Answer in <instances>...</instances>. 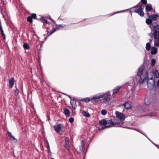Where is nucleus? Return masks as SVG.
Wrapping results in <instances>:
<instances>
[{
	"label": "nucleus",
	"instance_id": "nucleus-1",
	"mask_svg": "<svg viewBox=\"0 0 159 159\" xmlns=\"http://www.w3.org/2000/svg\"><path fill=\"white\" fill-rule=\"evenodd\" d=\"M145 69L144 65H142L139 67L138 71L137 73V76L139 78V82L140 85L144 87V84L147 83V85L150 92L154 94L156 92V88L155 85V81L152 77L150 78L148 77V71L143 72Z\"/></svg>",
	"mask_w": 159,
	"mask_h": 159
},
{
	"label": "nucleus",
	"instance_id": "nucleus-2",
	"mask_svg": "<svg viewBox=\"0 0 159 159\" xmlns=\"http://www.w3.org/2000/svg\"><path fill=\"white\" fill-rule=\"evenodd\" d=\"M152 20L150 18L146 20V23L148 25H150L149 27L153 32L154 39V45L159 47V25L156 22L152 23Z\"/></svg>",
	"mask_w": 159,
	"mask_h": 159
},
{
	"label": "nucleus",
	"instance_id": "nucleus-3",
	"mask_svg": "<svg viewBox=\"0 0 159 159\" xmlns=\"http://www.w3.org/2000/svg\"><path fill=\"white\" fill-rule=\"evenodd\" d=\"M144 8V6H142L141 5H137L132 7V8H135L134 10V12L137 13L140 16H144V13L143 11Z\"/></svg>",
	"mask_w": 159,
	"mask_h": 159
},
{
	"label": "nucleus",
	"instance_id": "nucleus-4",
	"mask_svg": "<svg viewBox=\"0 0 159 159\" xmlns=\"http://www.w3.org/2000/svg\"><path fill=\"white\" fill-rule=\"evenodd\" d=\"M116 117L119 118L120 120L121 121V122H119L120 123H123V121H124L125 118V115L122 113L116 111Z\"/></svg>",
	"mask_w": 159,
	"mask_h": 159
},
{
	"label": "nucleus",
	"instance_id": "nucleus-5",
	"mask_svg": "<svg viewBox=\"0 0 159 159\" xmlns=\"http://www.w3.org/2000/svg\"><path fill=\"white\" fill-rule=\"evenodd\" d=\"M53 128L55 131L57 133H59L61 135L63 134L62 132L60 131L61 128V126L60 124H57L54 125Z\"/></svg>",
	"mask_w": 159,
	"mask_h": 159
},
{
	"label": "nucleus",
	"instance_id": "nucleus-6",
	"mask_svg": "<svg viewBox=\"0 0 159 159\" xmlns=\"http://www.w3.org/2000/svg\"><path fill=\"white\" fill-rule=\"evenodd\" d=\"M112 118L110 120H108L107 121V124H111V125H119L120 124H122L123 123H120V122H116L115 121V119L114 117H112Z\"/></svg>",
	"mask_w": 159,
	"mask_h": 159
},
{
	"label": "nucleus",
	"instance_id": "nucleus-7",
	"mask_svg": "<svg viewBox=\"0 0 159 159\" xmlns=\"http://www.w3.org/2000/svg\"><path fill=\"white\" fill-rule=\"evenodd\" d=\"M65 147L67 150L68 151H70V145L69 144V139L67 137H65Z\"/></svg>",
	"mask_w": 159,
	"mask_h": 159
},
{
	"label": "nucleus",
	"instance_id": "nucleus-8",
	"mask_svg": "<svg viewBox=\"0 0 159 159\" xmlns=\"http://www.w3.org/2000/svg\"><path fill=\"white\" fill-rule=\"evenodd\" d=\"M105 94H103V95H96L94 96L91 98V99L93 100H94L95 101H98L97 100L99 98H102L104 96Z\"/></svg>",
	"mask_w": 159,
	"mask_h": 159
},
{
	"label": "nucleus",
	"instance_id": "nucleus-9",
	"mask_svg": "<svg viewBox=\"0 0 159 159\" xmlns=\"http://www.w3.org/2000/svg\"><path fill=\"white\" fill-rule=\"evenodd\" d=\"M131 102L129 101H127L123 105V106L126 109H129L131 107Z\"/></svg>",
	"mask_w": 159,
	"mask_h": 159
},
{
	"label": "nucleus",
	"instance_id": "nucleus-10",
	"mask_svg": "<svg viewBox=\"0 0 159 159\" xmlns=\"http://www.w3.org/2000/svg\"><path fill=\"white\" fill-rule=\"evenodd\" d=\"M135 80H136L135 79H133L128 82L127 84H128L129 85L133 87L134 86L135 84Z\"/></svg>",
	"mask_w": 159,
	"mask_h": 159
},
{
	"label": "nucleus",
	"instance_id": "nucleus-11",
	"mask_svg": "<svg viewBox=\"0 0 159 159\" xmlns=\"http://www.w3.org/2000/svg\"><path fill=\"white\" fill-rule=\"evenodd\" d=\"M152 9V5L150 3L147 4L145 7V10L146 12H148L151 11Z\"/></svg>",
	"mask_w": 159,
	"mask_h": 159
},
{
	"label": "nucleus",
	"instance_id": "nucleus-12",
	"mask_svg": "<svg viewBox=\"0 0 159 159\" xmlns=\"http://www.w3.org/2000/svg\"><path fill=\"white\" fill-rule=\"evenodd\" d=\"M158 17V15L157 14L151 15L149 16V18H151L152 20H156Z\"/></svg>",
	"mask_w": 159,
	"mask_h": 159
},
{
	"label": "nucleus",
	"instance_id": "nucleus-13",
	"mask_svg": "<svg viewBox=\"0 0 159 159\" xmlns=\"http://www.w3.org/2000/svg\"><path fill=\"white\" fill-rule=\"evenodd\" d=\"M112 126L111 125H101L98 127V128L99 130H102L105 129L106 128H109L111 127Z\"/></svg>",
	"mask_w": 159,
	"mask_h": 159
},
{
	"label": "nucleus",
	"instance_id": "nucleus-14",
	"mask_svg": "<svg viewBox=\"0 0 159 159\" xmlns=\"http://www.w3.org/2000/svg\"><path fill=\"white\" fill-rule=\"evenodd\" d=\"M70 103L73 108L74 109L75 108L76 106V103L74 99H71Z\"/></svg>",
	"mask_w": 159,
	"mask_h": 159
},
{
	"label": "nucleus",
	"instance_id": "nucleus-15",
	"mask_svg": "<svg viewBox=\"0 0 159 159\" xmlns=\"http://www.w3.org/2000/svg\"><path fill=\"white\" fill-rule=\"evenodd\" d=\"M14 82V79L13 78H11L9 81V87L10 88H12L13 87Z\"/></svg>",
	"mask_w": 159,
	"mask_h": 159
},
{
	"label": "nucleus",
	"instance_id": "nucleus-16",
	"mask_svg": "<svg viewBox=\"0 0 159 159\" xmlns=\"http://www.w3.org/2000/svg\"><path fill=\"white\" fill-rule=\"evenodd\" d=\"M157 49L155 47H153L152 48L151 52V53L152 54H156L157 53Z\"/></svg>",
	"mask_w": 159,
	"mask_h": 159
},
{
	"label": "nucleus",
	"instance_id": "nucleus-17",
	"mask_svg": "<svg viewBox=\"0 0 159 159\" xmlns=\"http://www.w3.org/2000/svg\"><path fill=\"white\" fill-rule=\"evenodd\" d=\"M81 143L82 145L79 148V149L80 150V151L81 153L83 152L84 147L85 144L83 140L82 141Z\"/></svg>",
	"mask_w": 159,
	"mask_h": 159
},
{
	"label": "nucleus",
	"instance_id": "nucleus-18",
	"mask_svg": "<svg viewBox=\"0 0 159 159\" xmlns=\"http://www.w3.org/2000/svg\"><path fill=\"white\" fill-rule=\"evenodd\" d=\"M64 113L67 117L70 116V111L67 108L64 109Z\"/></svg>",
	"mask_w": 159,
	"mask_h": 159
},
{
	"label": "nucleus",
	"instance_id": "nucleus-19",
	"mask_svg": "<svg viewBox=\"0 0 159 159\" xmlns=\"http://www.w3.org/2000/svg\"><path fill=\"white\" fill-rule=\"evenodd\" d=\"M120 87L117 86L115 87L113 90V94H114L117 93L120 88Z\"/></svg>",
	"mask_w": 159,
	"mask_h": 159
},
{
	"label": "nucleus",
	"instance_id": "nucleus-20",
	"mask_svg": "<svg viewBox=\"0 0 159 159\" xmlns=\"http://www.w3.org/2000/svg\"><path fill=\"white\" fill-rule=\"evenodd\" d=\"M99 123L101 125H106L107 124V121L105 119H103L99 121Z\"/></svg>",
	"mask_w": 159,
	"mask_h": 159
},
{
	"label": "nucleus",
	"instance_id": "nucleus-21",
	"mask_svg": "<svg viewBox=\"0 0 159 159\" xmlns=\"http://www.w3.org/2000/svg\"><path fill=\"white\" fill-rule=\"evenodd\" d=\"M83 115L87 117H89L90 116V115L89 113L86 111H83L82 112Z\"/></svg>",
	"mask_w": 159,
	"mask_h": 159
},
{
	"label": "nucleus",
	"instance_id": "nucleus-22",
	"mask_svg": "<svg viewBox=\"0 0 159 159\" xmlns=\"http://www.w3.org/2000/svg\"><path fill=\"white\" fill-rule=\"evenodd\" d=\"M23 48L25 50L29 49L30 48V47L29 45L26 43H24L23 45Z\"/></svg>",
	"mask_w": 159,
	"mask_h": 159
},
{
	"label": "nucleus",
	"instance_id": "nucleus-23",
	"mask_svg": "<svg viewBox=\"0 0 159 159\" xmlns=\"http://www.w3.org/2000/svg\"><path fill=\"white\" fill-rule=\"evenodd\" d=\"M109 93V92H108L107 94V96H105L104 97V100L107 102H109L110 100V98L108 96V95Z\"/></svg>",
	"mask_w": 159,
	"mask_h": 159
},
{
	"label": "nucleus",
	"instance_id": "nucleus-24",
	"mask_svg": "<svg viewBox=\"0 0 159 159\" xmlns=\"http://www.w3.org/2000/svg\"><path fill=\"white\" fill-rule=\"evenodd\" d=\"M154 75L156 78H159V71L157 70H156L154 73Z\"/></svg>",
	"mask_w": 159,
	"mask_h": 159
},
{
	"label": "nucleus",
	"instance_id": "nucleus-25",
	"mask_svg": "<svg viewBox=\"0 0 159 159\" xmlns=\"http://www.w3.org/2000/svg\"><path fill=\"white\" fill-rule=\"evenodd\" d=\"M146 115L150 116V117H152L156 116V113L155 112H152L148 113Z\"/></svg>",
	"mask_w": 159,
	"mask_h": 159
},
{
	"label": "nucleus",
	"instance_id": "nucleus-26",
	"mask_svg": "<svg viewBox=\"0 0 159 159\" xmlns=\"http://www.w3.org/2000/svg\"><path fill=\"white\" fill-rule=\"evenodd\" d=\"M146 49L147 51H149L151 48L150 43H148L146 44Z\"/></svg>",
	"mask_w": 159,
	"mask_h": 159
},
{
	"label": "nucleus",
	"instance_id": "nucleus-27",
	"mask_svg": "<svg viewBox=\"0 0 159 159\" xmlns=\"http://www.w3.org/2000/svg\"><path fill=\"white\" fill-rule=\"evenodd\" d=\"M58 29H59V28H58V27H56L55 28H54L53 30L50 31V34H49L48 35V36L52 34V33H53L54 32L56 31Z\"/></svg>",
	"mask_w": 159,
	"mask_h": 159
},
{
	"label": "nucleus",
	"instance_id": "nucleus-28",
	"mask_svg": "<svg viewBox=\"0 0 159 159\" xmlns=\"http://www.w3.org/2000/svg\"><path fill=\"white\" fill-rule=\"evenodd\" d=\"M145 104L146 105H148L150 103V100H149L147 98H145Z\"/></svg>",
	"mask_w": 159,
	"mask_h": 159
},
{
	"label": "nucleus",
	"instance_id": "nucleus-29",
	"mask_svg": "<svg viewBox=\"0 0 159 159\" xmlns=\"http://www.w3.org/2000/svg\"><path fill=\"white\" fill-rule=\"evenodd\" d=\"M155 63H156L155 60L154 58L152 59L151 60V66L152 67L153 66H154Z\"/></svg>",
	"mask_w": 159,
	"mask_h": 159
},
{
	"label": "nucleus",
	"instance_id": "nucleus-30",
	"mask_svg": "<svg viewBox=\"0 0 159 159\" xmlns=\"http://www.w3.org/2000/svg\"><path fill=\"white\" fill-rule=\"evenodd\" d=\"M90 100V98H86L82 100V101L86 103H88L89 102Z\"/></svg>",
	"mask_w": 159,
	"mask_h": 159
},
{
	"label": "nucleus",
	"instance_id": "nucleus-31",
	"mask_svg": "<svg viewBox=\"0 0 159 159\" xmlns=\"http://www.w3.org/2000/svg\"><path fill=\"white\" fill-rule=\"evenodd\" d=\"M27 21L30 23H32L33 22L31 16H29L27 18Z\"/></svg>",
	"mask_w": 159,
	"mask_h": 159
},
{
	"label": "nucleus",
	"instance_id": "nucleus-32",
	"mask_svg": "<svg viewBox=\"0 0 159 159\" xmlns=\"http://www.w3.org/2000/svg\"><path fill=\"white\" fill-rule=\"evenodd\" d=\"M41 21L43 23L47 24L48 20L44 18H40Z\"/></svg>",
	"mask_w": 159,
	"mask_h": 159
},
{
	"label": "nucleus",
	"instance_id": "nucleus-33",
	"mask_svg": "<svg viewBox=\"0 0 159 159\" xmlns=\"http://www.w3.org/2000/svg\"><path fill=\"white\" fill-rule=\"evenodd\" d=\"M1 32V34H2V35L3 38V39H5V35L4 33V31L3 30H0Z\"/></svg>",
	"mask_w": 159,
	"mask_h": 159
},
{
	"label": "nucleus",
	"instance_id": "nucleus-34",
	"mask_svg": "<svg viewBox=\"0 0 159 159\" xmlns=\"http://www.w3.org/2000/svg\"><path fill=\"white\" fill-rule=\"evenodd\" d=\"M101 114L103 115H105L107 113V111L105 110H102L101 112Z\"/></svg>",
	"mask_w": 159,
	"mask_h": 159
},
{
	"label": "nucleus",
	"instance_id": "nucleus-35",
	"mask_svg": "<svg viewBox=\"0 0 159 159\" xmlns=\"http://www.w3.org/2000/svg\"><path fill=\"white\" fill-rule=\"evenodd\" d=\"M30 16H31L32 19H33V18L34 19H36V15L35 14L33 13Z\"/></svg>",
	"mask_w": 159,
	"mask_h": 159
},
{
	"label": "nucleus",
	"instance_id": "nucleus-36",
	"mask_svg": "<svg viewBox=\"0 0 159 159\" xmlns=\"http://www.w3.org/2000/svg\"><path fill=\"white\" fill-rule=\"evenodd\" d=\"M91 20L87 19V20H86L85 21L87 23L86 24H91L92 23L91 22Z\"/></svg>",
	"mask_w": 159,
	"mask_h": 159
},
{
	"label": "nucleus",
	"instance_id": "nucleus-37",
	"mask_svg": "<svg viewBox=\"0 0 159 159\" xmlns=\"http://www.w3.org/2000/svg\"><path fill=\"white\" fill-rule=\"evenodd\" d=\"M19 94V90L17 88H16V89L15 90V95H17Z\"/></svg>",
	"mask_w": 159,
	"mask_h": 159
},
{
	"label": "nucleus",
	"instance_id": "nucleus-38",
	"mask_svg": "<svg viewBox=\"0 0 159 159\" xmlns=\"http://www.w3.org/2000/svg\"><path fill=\"white\" fill-rule=\"evenodd\" d=\"M141 3L144 5H146L147 4V0H141Z\"/></svg>",
	"mask_w": 159,
	"mask_h": 159
},
{
	"label": "nucleus",
	"instance_id": "nucleus-39",
	"mask_svg": "<svg viewBox=\"0 0 159 159\" xmlns=\"http://www.w3.org/2000/svg\"><path fill=\"white\" fill-rule=\"evenodd\" d=\"M69 121L70 123H72L74 121V119L72 117L70 118L69 119Z\"/></svg>",
	"mask_w": 159,
	"mask_h": 159
},
{
	"label": "nucleus",
	"instance_id": "nucleus-40",
	"mask_svg": "<svg viewBox=\"0 0 159 159\" xmlns=\"http://www.w3.org/2000/svg\"><path fill=\"white\" fill-rule=\"evenodd\" d=\"M56 26H57V27H58L59 28V29H60V27H63L65 26L66 25H56Z\"/></svg>",
	"mask_w": 159,
	"mask_h": 159
},
{
	"label": "nucleus",
	"instance_id": "nucleus-41",
	"mask_svg": "<svg viewBox=\"0 0 159 159\" xmlns=\"http://www.w3.org/2000/svg\"><path fill=\"white\" fill-rule=\"evenodd\" d=\"M7 134L10 138H11L12 136V135L11 134V132L9 131H7Z\"/></svg>",
	"mask_w": 159,
	"mask_h": 159
},
{
	"label": "nucleus",
	"instance_id": "nucleus-42",
	"mask_svg": "<svg viewBox=\"0 0 159 159\" xmlns=\"http://www.w3.org/2000/svg\"><path fill=\"white\" fill-rule=\"evenodd\" d=\"M129 9H126V10H122V11H117V12H115L114 14L117 13H120V12H124V11H126L128 10Z\"/></svg>",
	"mask_w": 159,
	"mask_h": 159
},
{
	"label": "nucleus",
	"instance_id": "nucleus-43",
	"mask_svg": "<svg viewBox=\"0 0 159 159\" xmlns=\"http://www.w3.org/2000/svg\"><path fill=\"white\" fill-rule=\"evenodd\" d=\"M10 139H11L12 140H16V139L15 138V137L13 136V135L12 136L11 138H10Z\"/></svg>",
	"mask_w": 159,
	"mask_h": 159
},
{
	"label": "nucleus",
	"instance_id": "nucleus-44",
	"mask_svg": "<svg viewBox=\"0 0 159 159\" xmlns=\"http://www.w3.org/2000/svg\"><path fill=\"white\" fill-rule=\"evenodd\" d=\"M136 131L141 133V134H143V133H142V132H141L138 129H134Z\"/></svg>",
	"mask_w": 159,
	"mask_h": 159
},
{
	"label": "nucleus",
	"instance_id": "nucleus-45",
	"mask_svg": "<svg viewBox=\"0 0 159 159\" xmlns=\"http://www.w3.org/2000/svg\"><path fill=\"white\" fill-rule=\"evenodd\" d=\"M47 148L48 149V150H49V149H50V147H49V144H48L47 145Z\"/></svg>",
	"mask_w": 159,
	"mask_h": 159
},
{
	"label": "nucleus",
	"instance_id": "nucleus-46",
	"mask_svg": "<svg viewBox=\"0 0 159 159\" xmlns=\"http://www.w3.org/2000/svg\"><path fill=\"white\" fill-rule=\"evenodd\" d=\"M157 85L158 87H159V79L158 80L157 82Z\"/></svg>",
	"mask_w": 159,
	"mask_h": 159
},
{
	"label": "nucleus",
	"instance_id": "nucleus-47",
	"mask_svg": "<svg viewBox=\"0 0 159 159\" xmlns=\"http://www.w3.org/2000/svg\"><path fill=\"white\" fill-rule=\"evenodd\" d=\"M147 15L149 17V16H150V15H149V12H147Z\"/></svg>",
	"mask_w": 159,
	"mask_h": 159
},
{
	"label": "nucleus",
	"instance_id": "nucleus-48",
	"mask_svg": "<svg viewBox=\"0 0 159 159\" xmlns=\"http://www.w3.org/2000/svg\"><path fill=\"white\" fill-rule=\"evenodd\" d=\"M49 19L50 20H51L52 21L54 22V23L55 22L54 20H53L50 17H49Z\"/></svg>",
	"mask_w": 159,
	"mask_h": 159
},
{
	"label": "nucleus",
	"instance_id": "nucleus-49",
	"mask_svg": "<svg viewBox=\"0 0 159 159\" xmlns=\"http://www.w3.org/2000/svg\"><path fill=\"white\" fill-rule=\"evenodd\" d=\"M46 143L47 145L49 144L47 140H46Z\"/></svg>",
	"mask_w": 159,
	"mask_h": 159
},
{
	"label": "nucleus",
	"instance_id": "nucleus-50",
	"mask_svg": "<svg viewBox=\"0 0 159 159\" xmlns=\"http://www.w3.org/2000/svg\"><path fill=\"white\" fill-rule=\"evenodd\" d=\"M67 96H68L70 100L71 99H72V98L70 95H68Z\"/></svg>",
	"mask_w": 159,
	"mask_h": 159
},
{
	"label": "nucleus",
	"instance_id": "nucleus-51",
	"mask_svg": "<svg viewBox=\"0 0 159 159\" xmlns=\"http://www.w3.org/2000/svg\"><path fill=\"white\" fill-rule=\"evenodd\" d=\"M3 30L2 28V26H0V30Z\"/></svg>",
	"mask_w": 159,
	"mask_h": 159
},
{
	"label": "nucleus",
	"instance_id": "nucleus-52",
	"mask_svg": "<svg viewBox=\"0 0 159 159\" xmlns=\"http://www.w3.org/2000/svg\"><path fill=\"white\" fill-rule=\"evenodd\" d=\"M62 94H63L64 95H66L67 96L68 95L65 93H62Z\"/></svg>",
	"mask_w": 159,
	"mask_h": 159
},
{
	"label": "nucleus",
	"instance_id": "nucleus-53",
	"mask_svg": "<svg viewBox=\"0 0 159 159\" xmlns=\"http://www.w3.org/2000/svg\"><path fill=\"white\" fill-rule=\"evenodd\" d=\"M143 135H144L146 137H147L149 140H150L148 139V138L147 137V136H146L145 134H143Z\"/></svg>",
	"mask_w": 159,
	"mask_h": 159
},
{
	"label": "nucleus",
	"instance_id": "nucleus-54",
	"mask_svg": "<svg viewBox=\"0 0 159 159\" xmlns=\"http://www.w3.org/2000/svg\"><path fill=\"white\" fill-rule=\"evenodd\" d=\"M151 33H149V35H150V36H151Z\"/></svg>",
	"mask_w": 159,
	"mask_h": 159
},
{
	"label": "nucleus",
	"instance_id": "nucleus-55",
	"mask_svg": "<svg viewBox=\"0 0 159 159\" xmlns=\"http://www.w3.org/2000/svg\"><path fill=\"white\" fill-rule=\"evenodd\" d=\"M48 150V151L49 152H50V149H49V150Z\"/></svg>",
	"mask_w": 159,
	"mask_h": 159
},
{
	"label": "nucleus",
	"instance_id": "nucleus-56",
	"mask_svg": "<svg viewBox=\"0 0 159 159\" xmlns=\"http://www.w3.org/2000/svg\"><path fill=\"white\" fill-rule=\"evenodd\" d=\"M152 69V68H150L149 69V70H150L151 69Z\"/></svg>",
	"mask_w": 159,
	"mask_h": 159
},
{
	"label": "nucleus",
	"instance_id": "nucleus-57",
	"mask_svg": "<svg viewBox=\"0 0 159 159\" xmlns=\"http://www.w3.org/2000/svg\"><path fill=\"white\" fill-rule=\"evenodd\" d=\"M47 37H45V40L47 39Z\"/></svg>",
	"mask_w": 159,
	"mask_h": 159
},
{
	"label": "nucleus",
	"instance_id": "nucleus-58",
	"mask_svg": "<svg viewBox=\"0 0 159 159\" xmlns=\"http://www.w3.org/2000/svg\"><path fill=\"white\" fill-rule=\"evenodd\" d=\"M152 142V143L153 144H154V145H155V144L154 143H153Z\"/></svg>",
	"mask_w": 159,
	"mask_h": 159
},
{
	"label": "nucleus",
	"instance_id": "nucleus-59",
	"mask_svg": "<svg viewBox=\"0 0 159 159\" xmlns=\"http://www.w3.org/2000/svg\"><path fill=\"white\" fill-rule=\"evenodd\" d=\"M51 159H54V158H51Z\"/></svg>",
	"mask_w": 159,
	"mask_h": 159
},
{
	"label": "nucleus",
	"instance_id": "nucleus-60",
	"mask_svg": "<svg viewBox=\"0 0 159 159\" xmlns=\"http://www.w3.org/2000/svg\"><path fill=\"white\" fill-rule=\"evenodd\" d=\"M151 40L150 39V42H151Z\"/></svg>",
	"mask_w": 159,
	"mask_h": 159
},
{
	"label": "nucleus",
	"instance_id": "nucleus-61",
	"mask_svg": "<svg viewBox=\"0 0 159 159\" xmlns=\"http://www.w3.org/2000/svg\"><path fill=\"white\" fill-rule=\"evenodd\" d=\"M35 35L37 37V35L36 34Z\"/></svg>",
	"mask_w": 159,
	"mask_h": 159
},
{
	"label": "nucleus",
	"instance_id": "nucleus-62",
	"mask_svg": "<svg viewBox=\"0 0 159 159\" xmlns=\"http://www.w3.org/2000/svg\"><path fill=\"white\" fill-rule=\"evenodd\" d=\"M48 34V32H47V34Z\"/></svg>",
	"mask_w": 159,
	"mask_h": 159
},
{
	"label": "nucleus",
	"instance_id": "nucleus-63",
	"mask_svg": "<svg viewBox=\"0 0 159 159\" xmlns=\"http://www.w3.org/2000/svg\"><path fill=\"white\" fill-rule=\"evenodd\" d=\"M113 126H115V125H114Z\"/></svg>",
	"mask_w": 159,
	"mask_h": 159
}]
</instances>
